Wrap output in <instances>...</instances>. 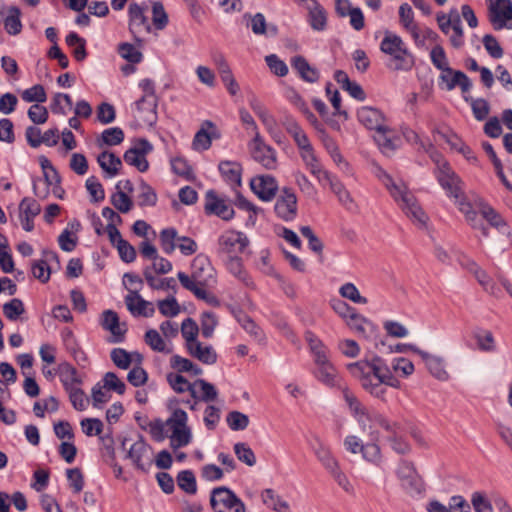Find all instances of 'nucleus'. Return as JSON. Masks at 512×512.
Listing matches in <instances>:
<instances>
[{
    "label": "nucleus",
    "mask_w": 512,
    "mask_h": 512,
    "mask_svg": "<svg viewBox=\"0 0 512 512\" xmlns=\"http://www.w3.org/2000/svg\"><path fill=\"white\" fill-rule=\"evenodd\" d=\"M349 372L357 378L361 386L375 397L383 398L386 387L399 388L400 382L391 373L389 367L379 356L371 361H357L347 365Z\"/></svg>",
    "instance_id": "obj_1"
},
{
    "label": "nucleus",
    "mask_w": 512,
    "mask_h": 512,
    "mask_svg": "<svg viewBox=\"0 0 512 512\" xmlns=\"http://www.w3.org/2000/svg\"><path fill=\"white\" fill-rule=\"evenodd\" d=\"M136 420L143 429L148 430L156 442H161L166 437L170 438L173 449L185 447L191 442L192 434L186 424L187 418H167L164 422L160 419L150 420V418H136Z\"/></svg>",
    "instance_id": "obj_2"
},
{
    "label": "nucleus",
    "mask_w": 512,
    "mask_h": 512,
    "mask_svg": "<svg viewBox=\"0 0 512 512\" xmlns=\"http://www.w3.org/2000/svg\"><path fill=\"white\" fill-rule=\"evenodd\" d=\"M380 50L392 57L394 70L408 71L414 66V58L407 50L402 39L391 32H386L380 43Z\"/></svg>",
    "instance_id": "obj_3"
},
{
    "label": "nucleus",
    "mask_w": 512,
    "mask_h": 512,
    "mask_svg": "<svg viewBox=\"0 0 512 512\" xmlns=\"http://www.w3.org/2000/svg\"><path fill=\"white\" fill-rule=\"evenodd\" d=\"M249 239L239 231H226L218 238V254L221 258L238 257L249 246Z\"/></svg>",
    "instance_id": "obj_4"
},
{
    "label": "nucleus",
    "mask_w": 512,
    "mask_h": 512,
    "mask_svg": "<svg viewBox=\"0 0 512 512\" xmlns=\"http://www.w3.org/2000/svg\"><path fill=\"white\" fill-rule=\"evenodd\" d=\"M210 504L214 512H246L241 499L226 487H218L212 490Z\"/></svg>",
    "instance_id": "obj_5"
},
{
    "label": "nucleus",
    "mask_w": 512,
    "mask_h": 512,
    "mask_svg": "<svg viewBox=\"0 0 512 512\" xmlns=\"http://www.w3.org/2000/svg\"><path fill=\"white\" fill-rule=\"evenodd\" d=\"M396 475L401 486L409 494H421L424 491V482L413 462L402 459L397 467Z\"/></svg>",
    "instance_id": "obj_6"
},
{
    "label": "nucleus",
    "mask_w": 512,
    "mask_h": 512,
    "mask_svg": "<svg viewBox=\"0 0 512 512\" xmlns=\"http://www.w3.org/2000/svg\"><path fill=\"white\" fill-rule=\"evenodd\" d=\"M489 2V20L495 30L512 29V1L487 0Z\"/></svg>",
    "instance_id": "obj_7"
},
{
    "label": "nucleus",
    "mask_w": 512,
    "mask_h": 512,
    "mask_svg": "<svg viewBox=\"0 0 512 512\" xmlns=\"http://www.w3.org/2000/svg\"><path fill=\"white\" fill-rule=\"evenodd\" d=\"M438 166L437 180L441 187L447 192L448 196L456 200L461 197L460 179L445 161H440L431 154Z\"/></svg>",
    "instance_id": "obj_8"
},
{
    "label": "nucleus",
    "mask_w": 512,
    "mask_h": 512,
    "mask_svg": "<svg viewBox=\"0 0 512 512\" xmlns=\"http://www.w3.org/2000/svg\"><path fill=\"white\" fill-rule=\"evenodd\" d=\"M274 210L276 215L283 221H293L297 216V197L293 190L284 187L278 196Z\"/></svg>",
    "instance_id": "obj_9"
},
{
    "label": "nucleus",
    "mask_w": 512,
    "mask_h": 512,
    "mask_svg": "<svg viewBox=\"0 0 512 512\" xmlns=\"http://www.w3.org/2000/svg\"><path fill=\"white\" fill-rule=\"evenodd\" d=\"M107 425L100 418H83L81 421L82 431L87 436H98L103 442H112V424L115 423L118 418H106Z\"/></svg>",
    "instance_id": "obj_10"
},
{
    "label": "nucleus",
    "mask_w": 512,
    "mask_h": 512,
    "mask_svg": "<svg viewBox=\"0 0 512 512\" xmlns=\"http://www.w3.org/2000/svg\"><path fill=\"white\" fill-rule=\"evenodd\" d=\"M204 210L206 214H213L222 220L229 221L234 217V209L223 198L217 196L214 190H208L205 196Z\"/></svg>",
    "instance_id": "obj_11"
},
{
    "label": "nucleus",
    "mask_w": 512,
    "mask_h": 512,
    "mask_svg": "<svg viewBox=\"0 0 512 512\" xmlns=\"http://www.w3.org/2000/svg\"><path fill=\"white\" fill-rule=\"evenodd\" d=\"M251 190L265 202L271 201L278 191L276 179L271 175H260L251 179Z\"/></svg>",
    "instance_id": "obj_12"
},
{
    "label": "nucleus",
    "mask_w": 512,
    "mask_h": 512,
    "mask_svg": "<svg viewBox=\"0 0 512 512\" xmlns=\"http://www.w3.org/2000/svg\"><path fill=\"white\" fill-rule=\"evenodd\" d=\"M157 99L140 98L134 103L133 116L140 123L153 126L157 121Z\"/></svg>",
    "instance_id": "obj_13"
},
{
    "label": "nucleus",
    "mask_w": 512,
    "mask_h": 512,
    "mask_svg": "<svg viewBox=\"0 0 512 512\" xmlns=\"http://www.w3.org/2000/svg\"><path fill=\"white\" fill-rule=\"evenodd\" d=\"M145 7L140 6L137 3L129 5V30L134 35L136 41H141L138 35L142 32L150 33L151 26L148 22V18L144 14Z\"/></svg>",
    "instance_id": "obj_14"
},
{
    "label": "nucleus",
    "mask_w": 512,
    "mask_h": 512,
    "mask_svg": "<svg viewBox=\"0 0 512 512\" xmlns=\"http://www.w3.org/2000/svg\"><path fill=\"white\" fill-rule=\"evenodd\" d=\"M149 450V446L144 441L138 440L131 445L127 452V457L138 470L148 472L153 463Z\"/></svg>",
    "instance_id": "obj_15"
},
{
    "label": "nucleus",
    "mask_w": 512,
    "mask_h": 512,
    "mask_svg": "<svg viewBox=\"0 0 512 512\" xmlns=\"http://www.w3.org/2000/svg\"><path fill=\"white\" fill-rule=\"evenodd\" d=\"M213 267L209 259L203 255H197L191 264V274L193 279L204 288L213 282Z\"/></svg>",
    "instance_id": "obj_16"
},
{
    "label": "nucleus",
    "mask_w": 512,
    "mask_h": 512,
    "mask_svg": "<svg viewBox=\"0 0 512 512\" xmlns=\"http://www.w3.org/2000/svg\"><path fill=\"white\" fill-rule=\"evenodd\" d=\"M100 325L104 330L111 333L112 343H120L124 340V335L127 331L125 324H120L118 314L113 310L103 311L100 319Z\"/></svg>",
    "instance_id": "obj_17"
},
{
    "label": "nucleus",
    "mask_w": 512,
    "mask_h": 512,
    "mask_svg": "<svg viewBox=\"0 0 512 512\" xmlns=\"http://www.w3.org/2000/svg\"><path fill=\"white\" fill-rule=\"evenodd\" d=\"M127 309L134 316L152 317L155 309L151 302L144 300L137 290L129 291L125 297Z\"/></svg>",
    "instance_id": "obj_18"
},
{
    "label": "nucleus",
    "mask_w": 512,
    "mask_h": 512,
    "mask_svg": "<svg viewBox=\"0 0 512 512\" xmlns=\"http://www.w3.org/2000/svg\"><path fill=\"white\" fill-rule=\"evenodd\" d=\"M357 118L367 129L375 132L385 126V116L373 107L363 106L357 111Z\"/></svg>",
    "instance_id": "obj_19"
},
{
    "label": "nucleus",
    "mask_w": 512,
    "mask_h": 512,
    "mask_svg": "<svg viewBox=\"0 0 512 512\" xmlns=\"http://www.w3.org/2000/svg\"><path fill=\"white\" fill-rule=\"evenodd\" d=\"M308 22L314 31H324L327 27V12L317 0H308Z\"/></svg>",
    "instance_id": "obj_20"
},
{
    "label": "nucleus",
    "mask_w": 512,
    "mask_h": 512,
    "mask_svg": "<svg viewBox=\"0 0 512 512\" xmlns=\"http://www.w3.org/2000/svg\"><path fill=\"white\" fill-rule=\"evenodd\" d=\"M380 425L384 427L386 430L392 432V436L389 437L391 441L392 449L398 454H407L410 452V445L402 439L403 430L401 427L397 426L396 423L392 425L385 418H378Z\"/></svg>",
    "instance_id": "obj_21"
},
{
    "label": "nucleus",
    "mask_w": 512,
    "mask_h": 512,
    "mask_svg": "<svg viewBox=\"0 0 512 512\" xmlns=\"http://www.w3.org/2000/svg\"><path fill=\"white\" fill-rule=\"evenodd\" d=\"M291 66L305 82L316 83L320 78V72L318 69L312 67L301 55H296L291 58Z\"/></svg>",
    "instance_id": "obj_22"
},
{
    "label": "nucleus",
    "mask_w": 512,
    "mask_h": 512,
    "mask_svg": "<svg viewBox=\"0 0 512 512\" xmlns=\"http://www.w3.org/2000/svg\"><path fill=\"white\" fill-rule=\"evenodd\" d=\"M191 396L193 399L206 403L212 402L217 398L218 392L215 386L204 379H197L192 383Z\"/></svg>",
    "instance_id": "obj_23"
},
{
    "label": "nucleus",
    "mask_w": 512,
    "mask_h": 512,
    "mask_svg": "<svg viewBox=\"0 0 512 512\" xmlns=\"http://www.w3.org/2000/svg\"><path fill=\"white\" fill-rule=\"evenodd\" d=\"M190 356L196 358L206 365H213L217 362V353L211 345L203 346L201 342L192 343L187 348Z\"/></svg>",
    "instance_id": "obj_24"
},
{
    "label": "nucleus",
    "mask_w": 512,
    "mask_h": 512,
    "mask_svg": "<svg viewBox=\"0 0 512 512\" xmlns=\"http://www.w3.org/2000/svg\"><path fill=\"white\" fill-rule=\"evenodd\" d=\"M374 140L381 152L386 156H391L398 148L397 139L391 135V129L386 125L376 131Z\"/></svg>",
    "instance_id": "obj_25"
},
{
    "label": "nucleus",
    "mask_w": 512,
    "mask_h": 512,
    "mask_svg": "<svg viewBox=\"0 0 512 512\" xmlns=\"http://www.w3.org/2000/svg\"><path fill=\"white\" fill-rule=\"evenodd\" d=\"M401 209L406 214V216L418 226L424 227L426 225L428 216L423 211L415 197L408 199L406 198L405 205H401Z\"/></svg>",
    "instance_id": "obj_26"
},
{
    "label": "nucleus",
    "mask_w": 512,
    "mask_h": 512,
    "mask_svg": "<svg viewBox=\"0 0 512 512\" xmlns=\"http://www.w3.org/2000/svg\"><path fill=\"white\" fill-rule=\"evenodd\" d=\"M59 378L65 391L79 387L82 384V379L76 368L67 362L60 364Z\"/></svg>",
    "instance_id": "obj_27"
},
{
    "label": "nucleus",
    "mask_w": 512,
    "mask_h": 512,
    "mask_svg": "<svg viewBox=\"0 0 512 512\" xmlns=\"http://www.w3.org/2000/svg\"><path fill=\"white\" fill-rule=\"evenodd\" d=\"M301 158L310 173L315 176L320 183H324L331 176V174L322 167L314 150L301 153Z\"/></svg>",
    "instance_id": "obj_28"
},
{
    "label": "nucleus",
    "mask_w": 512,
    "mask_h": 512,
    "mask_svg": "<svg viewBox=\"0 0 512 512\" xmlns=\"http://www.w3.org/2000/svg\"><path fill=\"white\" fill-rule=\"evenodd\" d=\"M421 358L425 362L429 372L438 380L448 379V373L445 370L444 360L439 356L429 354L426 351L421 352Z\"/></svg>",
    "instance_id": "obj_29"
},
{
    "label": "nucleus",
    "mask_w": 512,
    "mask_h": 512,
    "mask_svg": "<svg viewBox=\"0 0 512 512\" xmlns=\"http://www.w3.org/2000/svg\"><path fill=\"white\" fill-rule=\"evenodd\" d=\"M472 336L476 341L478 350L485 353H493L496 351L495 338L490 330L476 327Z\"/></svg>",
    "instance_id": "obj_30"
},
{
    "label": "nucleus",
    "mask_w": 512,
    "mask_h": 512,
    "mask_svg": "<svg viewBox=\"0 0 512 512\" xmlns=\"http://www.w3.org/2000/svg\"><path fill=\"white\" fill-rule=\"evenodd\" d=\"M216 64L220 78L224 85L226 86L228 92L233 96L236 95L239 91V85L236 79L234 78L228 63L222 56H220L216 60Z\"/></svg>",
    "instance_id": "obj_31"
},
{
    "label": "nucleus",
    "mask_w": 512,
    "mask_h": 512,
    "mask_svg": "<svg viewBox=\"0 0 512 512\" xmlns=\"http://www.w3.org/2000/svg\"><path fill=\"white\" fill-rule=\"evenodd\" d=\"M97 162L101 169L111 177L117 175L122 167L121 159L109 151L100 153L97 157Z\"/></svg>",
    "instance_id": "obj_32"
},
{
    "label": "nucleus",
    "mask_w": 512,
    "mask_h": 512,
    "mask_svg": "<svg viewBox=\"0 0 512 512\" xmlns=\"http://www.w3.org/2000/svg\"><path fill=\"white\" fill-rule=\"evenodd\" d=\"M225 263L226 269L235 276L238 280L243 282L246 286L252 285V281L243 267L241 256L222 258Z\"/></svg>",
    "instance_id": "obj_33"
},
{
    "label": "nucleus",
    "mask_w": 512,
    "mask_h": 512,
    "mask_svg": "<svg viewBox=\"0 0 512 512\" xmlns=\"http://www.w3.org/2000/svg\"><path fill=\"white\" fill-rule=\"evenodd\" d=\"M251 154L253 159L266 169H274L276 167V153L270 146L251 148Z\"/></svg>",
    "instance_id": "obj_34"
},
{
    "label": "nucleus",
    "mask_w": 512,
    "mask_h": 512,
    "mask_svg": "<svg viewBox=\"0 0 512 512\" xmlns=\"http://www.w3.org/2000/svg\"><path fill=\"white\" fill-rule=\"evenodd\" d=\"M316 378L329 387L340 386V377L331 363L317 367Z\"/></svg>",
    "instance_id": "obj_35"
},
{
    "label": "nucleus",
    "mask_w": 512,
    "mask_h": 512,
    "mask_svg": "<svg viewBox=\"0 0 512 512\" xmlns=\"http://www.w3.org/2000/svg\"><path fill=\"white\" fill-rule=\"evenodd\" d=\"M313 450L317 459L328 472H331L339 466L338 461L333 457L329 448L320 440L316 439V446H313Z\"/></svg>",
    "instance_id": "obj_36"
},
{
    "label": "nucleus",
    "mask_w": 512,
    "mask_h": 512,
    "mask_svg": "<svg viewBox=\"0 0 512 512\" xmlns=\"http://www.w3.org/2000/svg\"><path fill=\"white\" fill-rule=\"evenodd\" d=\"M219 171L223 178L230 182L231 184H235L237 186L241 185V166L236 162L231 161H221L219 163Z\"/></svg>",
    "instance_id": "obj_37"
},
{
    "label": "nucleus",
    "mask_w": 512,
    "mask_h": 512,
    "mask_svg": "<svg viewBox=\"0 0 512 512\" xmlns=\"http://www.w3.org/2000/svg\"><path fill=\"white\" fill-rule=\"evenodd\" d=\"M385 186L389 190L391 196L399 205H405V199L413 198L414 195L407 190L404 184H397L393 181L389 174H385Z\"/></svg>",
    "instance_id": "obj_38"
},
{
    "label": "nucleus",
    "mask_w": 512,
    "mask_h": 512,
    "mask_svg": "<svg viewBox=\"0 0 512 512\" xmlns=\"http://www.w3.org/2000/svg\"><path fill=\"white\" fill-rule=\"evenodd\" d=\"M143 273L148 285L152 289L172 290L174 293H176L177 285L174 278L170 277L158 280L154 277L150 267H146Z\"/></svg>",
    "instance_id": "obj_39"
},
{
    "label": "nucleus",
    "mask_w": 512,
    "mask_h": 512,
    "mask_svg": "<svg viewBox=\"0 0 512 512\" xmlns=\"http://www.w3.org/2000/svg\"><path fill=\"white\" fill-rule=\"evenodd\" d=\"M65 392L68 395L71 405L78 412L85 411L91 404L90 397L83 391L80 386Z\"/></svg>",
    "instance_id": "obj_40"
},
{
    "label": "nucleus",
    "mask_w": 512,
    "mask_h": 512,
    "mask_svg": "<svg viewBox=\"0 0 512 512\" xmlns=\"http://www.w3.org/2000/svg\"><path fill=\"white\" fill-rule=\"evenodd\" d=\"M67 45L72 48V54L77 61H83L87 57L86 41L75 32L66 36Z\"/></svg>",
    "instance_id": "obj_41"
},
{
    "label": "nucleus",
    "mask_w": 512,
    "mask_h": 512,
    "mask_svg": "<svg viewBox=\"0 0 512 512\" xmlns=\"http://www.w3.org/2000/svg\"><path fill=\"white\" fill-rule=\"evenodd\" d=\"M177 278L181 285L188 291L192 292L198 299L207 300V291L193 279L192 274L189 276L186 273L180 271L177 274Z\"/></svg>",
    "instance_id": "obj_42"
},
{
    "label": "nucleus",
    "mask_w": 512,
    "mask_h": 512,
    "mask_svg": "<svg viewBox=\"0 0 512 512\" xmlns=\"http://www.w3.org/2000/svg\"><path fill=\"white\" fill-rule=\"evenodd\" d=\"M20 9L16 6H11L8 9V15L4 18V27L8 34L17 35L22 30V23L20 20Z\"/></svg>",
    "instance_id": "obj_43"
},
{
    "label": "nucleus",
    "mask_w": 512,
    "mask_h": 512,
    "mask_svg": "<svg viewBox=\"0 0 512 512\" xmlns=\"http://www.w3.org/2000/svg\"><path fill=\"white\" fill-rule=\"evenodd\" d=\"M99 382L110 393L115 392L118 395H123L126 391V384L114 372H106Z\"/></svg>",
    "instance_id": "obj_44"
},
{
    "label": "nucleus",
    "mask_w": 512,
    "mask_h": 512,
    "mask_svg": "<svg viewBox=\"0 0 512 512\" xmlns=\"http://www.w3.org/2000/svg\"><path fill=\"white\" fill-rule=\"evenodd\" d=\"M262 500L265 505L276 512H286L289 509L288 503L277 495L273 489H265L262 492Z\"/></svg>",
    "instance_id": "obj_45"
},
{
    "label": "nucleus",
    "mask_w": 512,
    "mask_h": 512,
    "mask_svg": "<svg viewBox=\"0 0 512 512\" xmlns=\"http://www.w3.org/2000/svg\"><path fill=\"white\" fill-rule=\"evenodd\" d=\"M124 140V132L119 127H111L105 129L100 138L97 139L98 146L108 145L115 146L122 143Z\"/></svg>",
    "instance_id": "obj_46"
},
{
    "label": "nucleus",
    "mask_w": 512,
    "mask_h": 512,
    "mask_svg": "<svg viewBox=\"0 0 512 512\" xmlns=\"http://www.w3.org/2000/svg\"><path fill=\"white\" fill-rule=\"evenodd\" d=\"M177 230L175 228H165L159 234L160 245L164 253L170 255L176 248V241H178Z\"/></svg>",
    "instance_id": "obj_47"
},
{
    "label": "nucleus",
    "mask_w": 512,
    "mask_h": 512,
    "mask_svg": "<svg viewBox=\"0 0 512 512\" xmlns=\"http://www.w3.org/2000/svg\"><path fill=\"white\" fill-rule=\"evenodd\" d=\"M324 183H328L332 192L337 196L339 202L349 208L353 200L344 185L332 175Z\"/></svg>",
    "instance_id": "obj_48"
},
{
    "label": "nucleus",
    "mask_w": 512,
    "mask_h": 512,
    "mask_svg": "<svg viewBox=\"0 0 512 512\" xmlns=\"http://www.w3.org/2000/svg\"><path fill=\"white\" fill-rule=\"evenodd\" d=\"M111 399V393L97 382L91 389L90 402L93 408L102 409Z\"/></svg>",
    "instance_id": "obj_49"
},
{
    "label": "nucleus",
    "mask_w": 512,
    "mask_h": 512,
    "mask_svg": "<svg viewBox=\"0 0 512 512\" xmlns=\"http://www.w3.org/2000/svg\"><path fill=\"white\" fill-rule=\"evenodd\" d=\"M59 407V401L54 396L42 398L36 401L33 405V411L35 416H44L45 413L52 414L57 412Z\"/></svg>",
    "instance_id": "obj_50"
},
{
    "label": "nucleus",
    "mask_w": 512,
    "mask_h": 512,
    "mask_svg": "<svg viewBox=\"0 0 512 512\" xmlns=\"http://www.w3.org/2000/svg\"><path fill=\"white\" fill-rule=\"evenodd\" d=\"M145 343L154 351L162 353H170L171 349L167 348L163 338L155 329H149L144 336Z\"/></svg>",
    "instance_id": "obj_51"
},
{
    "label": "nucleus",
    "mask_w": 512,
    "mask_h": 512,
    "mask_svg": "<svg viewBox=\"0 0 512 512\" xmlns=\"http://www.w3.org/2000/svg\"><path fill=\"white\" fill-rule=\"evenodd\" d=\"M177 484L180 489L188 494L197 492V484L194 473L191 470H183L177 475Z\"/></svg>",
    "instance_id": "obj_52"
},
{
    "label": "nucleus",
    "mask_w": 512,
    "mask_h": 512,
    "mask_svg": "<svg viewBox=\"0 0 512 512\" xmlns=\"http://www.w3.org/2000/svg\"><path fill=\"white\" fill-rule=\"evenodd\" d=\"M433 65L443 73L451 74L453 69L450 68L444 49L437 45L432 48L430 53Z\"/></svg>",
    "instance_id": "obj_53"
},
{
    "label": "nucleus",
    "mask_w": 512,
    "mask_h": 512,
    "mask_svg": "<svg viewBox=\"0 0 512 512\" xmlns=\"http://www.w3.org/2000/svg\"><path fill=\"white\" fill-rule=\"evenodd\" d=\"M172 171L185 178L188 181L194 180L193 169L188 161L183 157H175L171 160Z\"/></svg>",
    "instance_id": "obj_54"
},
{
    "label": "nucleus",
    "mask_w": 512,
    "mask_h": 512,
    "mask_svg": "<svg viewBox=\"0 0 512 512\" xmlns=\"http://www.w3.org/2000/svg\"><path fill=\"white\" fill-rule=\"evenodd\" d=\"M181 333L186 342V348L198 342L199 327L192 318H186L181 325Z\"/></svg>",
    "instance_id": "obj_55"
},
{
    "label": "nucleus",
    "mask_w": 512,
    "mask_h": 512,
    "mask_svg": "<svg viewBox=\"0 0 512 512\" xmlns=\"http://www.w3.org/2000/svg\"><path fill=\"white\" fill-rule=\"evenodd\" d=\"M464 100L471 103L473 115L478 121L486 119L490 112V106L485 99H473L471 97L464 96Z\"/></svg>",
    "instance_id": "obj_56"
},
{
    "label": "nucleus",
    "mask_w": 512,
    "mask_h": 512,
    "mask_svg": "<svg viewBox=\"0 0 512 512\" xmlns=\"http://www.w3.org/2000/svg\"><path fill=\"white\" fill-rule=\"evenodd\" d=\"M123 158L127 164L136 167L140 172H145L149 168L147 159L137 152L136 149H128L124 153Z\"/></svg>",
    "instance_id": "obj_57"
},
{
    "label": "nucleus",
    "mask_w": 512,
    "mask_h": 512,
    "mask_svg": "<svg viewBox=\"0 0 512 512\" xmlns=\"http://www.w3.org/2000/svg\"><path fill=\"white\" fill-rule=\"evenodd\" d=\"M234 453L238 460L245 463L247 466H254L256 464V456L248 444L239 442L234 445Z\"/></svg>",
    "instance_id": "obj_58"
},
{
    "label": "nucleus",
    "mask_w": 512,
    "mask_h": 512,
    "mask_svg": "<svg viewBox=\"0 0 512 512\" xmlns=\"http://www.w3.org/2000/svg\"><path fill=\"white\" fill-rule=\"evenodd\" d=\"M140 193L138 195L139 206H154L157 202V194L155 190L146 182L142 181L139 186Z\"/></svg>",
    "instance_id": "obj_59"
},
{
    "label": "nucleus",
    "mask_w": 512,
    "mask_h": 512,
    "mask_svg": "<svg viewBox=\"0 0 512 512\" xmlns=\"http://www.w3.org/2000/svg\"><path fill=\"white\" fill-rule=\"evenodd\" d=\"M347 323L351 328L360 333H365L368 329L370 331L376 330V326L371 321L356 312H352L349 315Z\"/></svg>",
    "instance_id": "obj_60"
},
{
    "label": "nucleus",
    "mask_w": 512,
    "mask_h": 512,
    "mask_svg": "<svg viewBox=\"0 0 512 512\" xmlns=\"http://www.w3.org/2000/svg\"><path fill=\"white\" fill-rule=\"evenodd\" d=\"M24 312V304L18 298H13L3 305V313L11 321H16Z\"/></svg>",
    "instance_id": "obj_61"
},
{
    "label": "nucleus",
    "mask_w": 512,
    "mask_h": 512,
    "mask_svg": "<svg viewBox=\"0 0 512 512\" xmlns=\"http://www.w3.org/2000/svg\"><path fill=\"white\" fill-rule=\"evenodd\" d=\"M160 313L165 317H175L180 313V305L172 295L157 302Z\"/></svg>",
    "instance_id": "obj_62"
},
{
    "label": "nucleus",
    "mask_w": 512,
    "mask_h": 512,
    "mask_svg": "<svg viewBox=\"0 0 512 512\" xmlns=\"http://www.w3.org/2000/svg\"><path fill=\"white\" fill-rule=\"evenodd\" d=\"M21 97L25 102H36V104L43 103L47 99L45 89L40 84H36L31 88L24 90Z\"/></svg>",
    "instance_id": "obj_63"
},
{
    "label": "nucleus",
    "mask_w": 512,
    "mask_h": 512,
    "mask_svg": "<svg viewBox=\"0 0 512 512\" xmlns=\"http://www.w3.org/2000/svg\"><path fill=\"white\" fill-rule=\"evenodd\" d=\"M471 504L475 512H493V506L483 491L472 493Z\"/></svg>",
    "instance_id": "obj_64"
}]
</instances>
